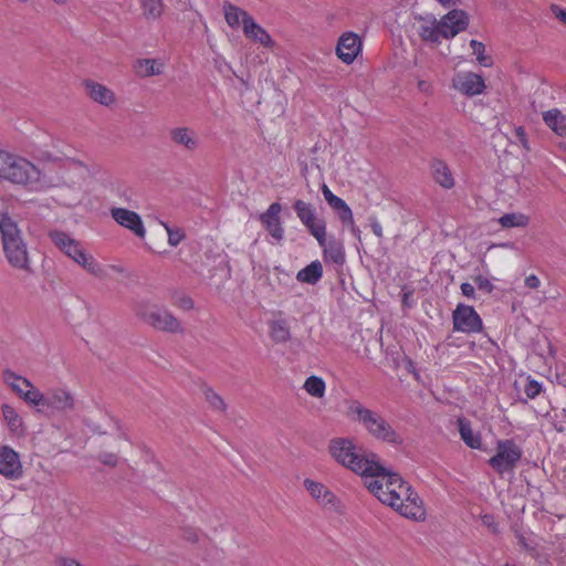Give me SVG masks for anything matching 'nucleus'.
Returning <instances> with one entry per match:
<instances>
[{
  "label": "nucleus",
  "instance_id": "obj_1",
  "mask_svg": "<svg viewBox=\"0 0 566 566\" xmlns=\"http://www.w3.org/2000/svg\"><path fill=\"white\" fill-rule=\"evenodd\" d=\"M328 453L339 465L364 478L367 489L382 503L401 516L422 522L427 517L423 501L399 474L387 471L376 461V455H366L355 440L347 437L333 438Z\"/></svg>",
  "mask_w": 566,
  "mask_h": 566
},
{
  "label": "nucleus",
  "instance_id": "obj_2",
  "mask_svg": "<svg viewBox=\"0 0 566 566\" xmlns=\"http://www.w3.org/2000/svg\"><path fill=\"white\" fill-rule=\"evenodd\" d=\"M0 180L35 193L78 184L62 171H44L28 158L3 149H0Z\"/></svg>",
  "mask_w": 566,
  "mask_h": 566
},
{
  "label": "nucleus",
  "instance_id": "obj_3",
  "mask_svg": "<svg viewBox=\"0 0 566 566\" xmlns=\"http://www.w3.org/2000/svg\"><path fill=\"white\" fill-rule=\"evenodd\" d=\"M0 234L8 263L13 269L31 272L28 244L18 223L7 212L0 213Z\"/></svg>",
  "mask_w": 566,
  "mask_h": 566
},
{
  "label": "nucleus",
  "instance_id": "obj_4",
  "mask_svg": "<svg viewBox=\"0 0 566 566\" xmlns=\"http://www.w3.org/2000/svg\"><path fill=\"white\" fill-rule=\"evenodd\" d=\"M48 237L57 250L92 275L99 279L106 275L105 268L87 253L82 243L70 233L53 228L48 231Z\"/></svg>",
  "mask_w": 566,
  "mask_h": 566
},
{
  "label": "nucleus",
  "instance_id": "obj_5",
  "mask_svg": "<svg viewBox=\"0 0 566 566\" xmlns=\"http://www.w3.org/2000/svg\"><path fill=\"white\" fill-rule=\"evenodd\" d=\"M347 409L348 415L358 421L373 438L391 444L402 443L400 434L379 412L366 408L358 400H350Z\"/></svg>",
  "mask_w": 566,
  "mask_h": 566
},
{
  "label": "nucleus",
  "instance_id": "obj_6",
  "mask_svg": "<svg viewBox=\"0 0 566 566\" xmlns=\"http://www.w3.org/2000/svg\"><path fill=\"white\" fill-rule=\"evenodd\" d=\"M523 450L513 439L499 440L496 452L489 459V465L499 474L513 471L521 461Z\"/></svg>",
  "mask_w": 566,
  "mask_h": 566
},
{
  "label": "nucleus",
  "instance_id": "obj_7",
  "mask_svg": "<svg viewBox=\"0 0 566 566\" xmlns=\"http://www.w3.org/2000/svg\"><path fill=\"white\" fill-rule=\"evenodd\" d=\"M142 319L155 329L178 333L182 331L180 322L166 308L147 305L138 310Z\"/></svg>",
  "mask_w": 566,
  "mask_h": 566
},
{
  "label": "nucleus",
  "instance_id": "obj_8",
  "mask_svg": "<svg viewBox=\"0 0 566 566\" xmlns=\"http://www.w3.org/2000/svg\"><path fill=\"white\" fill-rule=\"evenodd\" d=\"M453 331L476 334L483 328L481 316L473 306L459 303L452 312Z\"/></svg>",
  "mask_w": 566,
  "mask_h": 566
},
{
  "label": "nucleus",
  "instance_id": "obj_9",
  "mask_svg": "<svg viewBox=\"0 0 566 566\" xmlns=\"http://www.w3.org/2000/svg\"><path fill=\"white\" fill-rule=\"evenodd\" d=\"M451 86L453 90L467 97L481 95L486 88V84L482 75L469 71H459L454 73L451 80Z\"/></svg>",
  "mask_w": 566,
  "mask_h": 566
},
{
  "label": "nucleus",
  "instance_id": "obj_10",
  "mask_svg": "<svg viewBox=\"0 0 566 566\" xmlns=\"http://www.w3.org/2000/svg\"><path fill=\"white\" fill-rule=\"evenodd\" d=\"M294 211L300 221L306 227L308 232L316 239H322L326 223L323 219L316 218L315 208L301 199L295 200L293 205Z\"/></svg>",
  "mask_w": 566,
  "mask_h": 566
},
{
  "label": "nucleus",
  "instance_id": "obj_11",
  "mask_svg": "<svg viewBox=\"0 0 566 566\" xmlns=\"http://www.w3.org/2000/svg\"><path fill=\"white\" fill-rule=\"evenodd\" d=\"M0 474L11 481L20 480L23 476L20 454L7 444L0 447Z\"/></svg>",
  "mask_w": 566,
  "mask_h": 566
},
{
  "label": "nucleus",
  "instance_id": "obj_12",
  "mask_svg": "<svg viewBox=\"0 0 566 566\" xmlns=\"http://www.w3.org/2000/svg\"><path fill=\"white\" fill-rule=\"evenodd\" d=\"M415 27L420 39L429 43H440L443 39V29L440 24V20L432 13L416 14Z\"/></svg>",
  "mask_w": 566,
  "mask_h": 566
},
{
  "label": "nucleus",
  "instance_id": "obj_13",
  "mask_svg": "<svg viewBox=\"0 0 566 566\" xmlns=\"http://www.w3.org/2000/svg\"><path fill=\"white\" fill-rule=\"evenodd\" d=\"M109 213L118 226L129 230L137 238L144 239L146 237L144 222L137 212L126 208L112 207Z\"/></svg>",
  "mask_w": 566,
  "mask_h": 566
},
{
  "label": "nucleus",
  "instance_id": "obj_14",
  "mask_svg": "<svg viewBox=\"0 0 566 566\" xmlns=\"http://www.w3.org/2000/svg\"><path fill=\"white\" fill-rule=\"evenodd\" d=\"M52 146L56 148V151L44 150L41 154V159L49 161H63L64 167L67 169H74L78 171L80 179H83L84 174L87 171L86 166L70 156L69 146L64 145L60 148V142L53 140Z\"/></svg>",
  "mask_w": 566,
  "mask_h": 566
},
{
  "label": "nucleus",
  "instance_id": "obj_15",
  "mask_svg": "<svg viewBox=\"0 0 566 566\" xmlns=\"http://www.w3.org/2000/svg\"><path fill=\"white\" fill-rule=\"evenodd\" d=\"M443 39H452L468 28L469 15L465 11L452 9L440 19Z\"/></svg>",
  "mask_w": 566,
  "mask_h": 566
},
{
  "label": "nucleus",
  "instance_id": "obj_16",
  "mask_svg": "<svg viewBox=\"0 0 566 566\" xmlns=\"http://www.w3.org/2000/svg\"><path fill=\"white\" fill-rule=\"evenodd\" d=\"M169 137L174 145L193 153L201 146L198 133L188 126H177L169 130Z\"/></svg>",
  "mask_w": 566,
  "mask_h": 566
},
{
  "label": "nucleus",
  "instance_id": "obj_17",
  "mask_svg": "<svg viewBox=\"0 0 566 566\" xmlns=\"http://www.w3.org/2000/svg\"><path fill=\"white\" fill-rule=\"evenodd\" d=\"M75 406L74 395L66 387H53L45 394V407L56 411L72 410Z\"/></svg>",
  "mask_w": 566,
  "mask_h": 566
},
{
  "label": "nucleus",
  "instance_id": "obj_18",
  "mask_svg": "<svg viewBox=\"0 0 566 566\" xmlns=\"http://www.w3.org/2000/svg\"><path fill=\"white\" fill-rule=\"evenodd\" d=\"M304 488L310 495L323 507L334 509L338 507L339 501L337 496L323 483L305 479Z\"/></svg>",
  "mask_w": 566,
  "mask_h": 566
},
{
  "label": "nucleus",
  "instance_id": "obj_19",
  "mask_svg": "<svg viewBox=\"0 0 566 566\" xmlns=\"http://www.w3.org/2000/svg\"><path fill=\"white\" fill-rule=\"evenodd\" d=\"M361 50L360 38L353 32L344 33L337 43L336 53L339 60L346 64H350L357 57Z\"/></svg>",
  "mask_w": 566,
  "mask_h": 566
},
{
  "label": "nucleus",
  "instance_id": "obj_20",
  "mask_svg": "<svg viewBox=\"0 0 566 566\" xmlns=\"http://www.w3.org/2000/svg\"><path fill=\"white\" fill-rule=\"evenodd\" d=\"M281 211L282 206L279 202H273L268 210L260 216L262 224L277 242L282 241L284 238V229L280 219Z\"/></svg>",
  "mask_w": 566,
  "mask_h": 566
},
{
  "label": "nucleus",
  "instance_id": "obj_21",
  "mask_svg": "<svg viewBox=\"0 0 566 566\" xmlns=\"http://www.w3.org/2000/svg\"><path fill=\"white\" fill-rule=\"evenodd\" d=\"M317 242L323 249V259L325 262L336 265H343L345 263V249L343 243L334 237L327 239L326 230H324L322 239L317 240Z\"/></svg>",
  "mask_w": 566,
  "mask_h": 566
},
{
  "label": "nucleus",
  "instance_id": "obj_22",
  "mask_svg": "<svg viewBox=\"0 0 566 566\" xmlns=\"http://www.w3.org/2000/svg\"><path fill=\"white\" fill-rule=\"evenodd\" d=\"M430 174L436 184L446 190L455 186V178L450 166L440 158H433L430 161Z\"/></svg>",
  "mask_w": 566,
  "mask_h": 566
},
{
  "label": "nucleus",
  "instance_id": "obj_23",
  "mask_svg": "<svg viewBox=\"0 0 566 566\" xmlns=\"http://www.w3.org/2000/svg\"><path fill=\"white\" fill-rule=\"evenodd\" d=\"M83 86L88 97L103 106H111L115 103V94L107 86L93 80L83 81Z\"/></svg>",
  "mask_w": 566,
  "mask_h": 566
},
{
  "label": "nucleus",
  "instance_id": "obj_24",
  "mask_svg": "<svg viewBox=\"0 0 566 566\" xmlns=\"http://www.w3.org/2000/svg\"><path fill=\"white\" fill-rule=\"evenodd\" d=\"M222 9L227 24L233 30L243 29L248 24V20L252 19L245 10L229 1L223 2Z\"/></svg>",
  "mask_w": 566,
  "mask_h": 566
},
{
  "label": "nucleus",
  "instance_id": "obj_25",
  "mask_svg": "<svg viewBox=\"0 0 566 566\" xmlns=\"http://www.w3.org/2000/svg\"><path fill=\"white\" fill-rule=\"evenodd\" d=\"M243 34L248 39L260 43L264 48L272 49L275 45V42L270 33L262 25L256 23L253 18L248 20V24L244 25Z\"/></svg>",
  "mask_w": 566,
  "mask_h": 566
},
{
  "label": "nucleus",
  "instance_id": "obj_26",
  "mask_svg": "<svg viewBox=\"0 0 566 566\" xmlns=\"http://www.w3.org/2000/svg\"><path fill=\"white\" fill-rule=\"evenodd\" d=\"M457 423L462 441L471 449H481V434L479 432L473 431L471 422L468 419L461 417L458 419Z\"/></svg>",
  "mask_w": 566,
  "mask_h": 566
},
{
  "label": "nucleus",
  "instance_id": "obj_27",
  "mask_svg": "<svg viewBox=\"0 0 566 566\" xmlns=\"http://www.w3.org/2000/svg\"><path fill=\"white\" fill-rule=\"evenodd\" d=\"M322 276L323 265L318 260H315L297 272L296 280L301 283L315 285Z\"/></svg>",
  "mask_w": 566,
  "mask_h": 566
},
{
  "label": "nucleus",
  "instance_id": "obj_28",
  "mask_svg": "<svg viewBox=\"0 0 566 566\" xmlns=\"http://www.w3.org/2000/svg\"><path fill=\"white\" fill-rule=\"evenodd\" d=\"M543 120L557 135L566 136V116L558 108L545 112Z\"/></svg>",
  "mask_w": 566,
  "mask_h": 566
},
{
  "label": "nucleus",
  "instance_id": "obj_29",
  "mask_svg": "<svg viewBox=\"0 0 566 566\" xmlns=\"http://www.w3.org/2000/svg\"><path fill=\"white\" fill-rule=\"evenodd\" d=\"M269 335L274 343L283 344L290 340L291 332L286 319L279 318L269 323Z\"/></svg>",
  "mask_w": 566,
  "mask_h": 566
},
{
  "label": "nucleus",
  "instance_id": "obj_30",
  "mask_svg": "<svg viewBox=\"0 0 566 566\" xmlns=\"http://www.w3.org/2000/svg\"><path fill=\"white\" fill-rule=\"evenodd\" d=\"M163 71L164 64L156 59H140L135 63V72L142 77L159 75Z\"/></svg>",
  "mask_w": 566,
  "mask_h": 566
},
{
  "label": "nucleus",
  "instance_id": "obj_31",
  "mask_svg": "<svg viewBox=\"0 0 566 566\" xmlns=\"http://www.w3.org/2000/svg\"><path fill=\"white\" fill-rule=\"evenodd\" d=\"M3 380L21 399L25 390L31 387V381L28 378L9 369L4 370Z\"/></svg>",
  "mask_w": 566,
  "mask_h": 566
},
{
  "label": "nucleus",
  "instance_id": "obj_32",
  "mask_svg": "<svg viewBox=\"0 0 566 566\" xmlns=\"http://www.w3.org/2000/svg\"><path fill=\"white\" fill-rule=\"evenodd\" d=\"M143 14L148 20H158L165 11L164 0H138Z\"/></svg>",
  "mask_w": 566,
  "mask_h": 566
},
{
  "label": "nucleus",
  "instance_id": "obj_33",
  "mask_svg": "<svg viewBox=\"0 0 566 566\" xmlns=\"http://www.w3.org/2000/svg\"><path fill=\"white\" fill-rule=\"evenodd\" d=\"M303 388L310 396L323 398L326 391V384L322 377L312 375L306 378Z\"/></svg>",
  "mask_w": 566,
  "mask_h": 566
},
{
  "label": "nucleus",
  "instance_id": "obj_34",
  "mask_svg": "<svg viewBox=\"0 0 566 566\" xmlns=\"http://www.w3.org/2000/svg\"><path fill=\"white\" fill-rule=\"evenodd\" d=\"M528 221V217L521 212L505 213L499 218L502 228H524Z\"/></svg>",
  "mask_w": 566,
  "mask_h": 566
},
{
  "label": "nucleus",
  "instance_id": "obj_35",
  "mask_svg": "<svg viewBox=\"0 0 566 566\" xmlns=\"http://www.w3.org/2000/svg\"><path fill=\"white\" fill-rule=\"evenodd\" d=\"M470 48L472 49V53L475 55L476 62L484 67H490L493 64L492 59L485 54V45L478 41L471 40Z\"/></svg>",
  "mask_w": 566,
  "mask_h": 566
},
{
  "label": "nucleus",
  "instance_id": "obj_36",
  "mask_svg": "<svg viewBox=\"0 0 566 566\" xmlns=\"http://www.w3.org/2000/svg\"><path fill=\"white\" fill-rule=\"evenodd\" d=\"M22 399L33 407H45V394H42L32 382L31 387L23 394Z\"/></svg>",
  "mask_w": 566,
  "mask_h": 566
},
{
  "label": "nucleus",
  "instance_id": "obj_37",
  "mask_svg": "<svg viewBox=\"0 0 566 566\" xmlns=\"http://www.w3.org/2000/svg\"><path fill=\"white\" fill-rule=\"evenodd\" d=\"M205 398L209 406L217 411H226L227 405L223 401V399L211 388H206L205 391Z\"/></svg>",
  "mask_w": 566,
  "mask_h": 566
},
{
  "label": "nucleus",
  "instance_id": "obj_38",
  "mask_svg": "<svg viewBox=\"0 0 566 566\" xmlns=\"http://www.w3.org/2000/svg\"><path fill=\"white\" fill-rule=\"evenodd\" d=\"M3 418L12 431H18L22 426V420L17 411L10 407L4 406L2 409Z\"/></svg>",
  "mask_w": 566,
  "mask_h": 566
},
{
  "label": "nucleus",
  "instance_id": "obj_39",
  "mask_svg": "<svg viewBox=\"0 0 566 566\" xmlns=\"http://www.w3.org/2000/svg\"><path fill=\"white\" fill-rule=\"evenodd\" d=\"M541 391H542L541 382H538L534 379H530L527 381V384L525 385L524 392L527 396V398H530V399H534L535 397H537L541 394Z\"/></svg>",
  "mask_w": 566,
  "mask_h": 566
},
{
  "label": "nucleus",
  "instance_id": "obj_40",
  "mask_svg": "<svg viewBox=\"0 0 566 566\" xmlns=\"http://www.w3.org/2000/svg\"><path fill=\"white\" fill-rule=\"evenodd\" d=\"M168 243L171 247H177L184 239L185 233L179 228L168 229Z\"/></svg>",
  "mask_w": 566,
  "mask_h": 566
},
{
  "label": "nucleus",
  "instance_id": "obj_41",
  "mask_svg": "<svg viewBox=\"0 0 566 566\" xmlns=\"http://www.w3.org/2000/svg\"><path fill=\"white\" fill-rule=\"evenodd\" d=\"M335 212L338 214V218L340 219V221L344 224L353 223V221H354L353 211L347 203L343 205L342 208H339Z\"/></svg>",
  "mask_w": 566,
  "mask_h": 566
},
{
  "label": "nucleus",
  "instance_id": "obj_42",
  "mask_svg": "<svg viewBox=\"0 0 566 566\" xmlns=\"http://www.w3.org/2000/svg\"><path fill=\"white\" fill-rule=\"evenodd\" d=\"M474 283L476 284L478 289L481 291H484L486 293H491L494 289L493 283L483 275H476L474 277Z\"/></svg>",
  "mask_w": 566,
  "mask_h": 566
},
{
  "label": "nucleus",
  "instance_id": "obj_43",
  "mask_svg": "<svg viewBox=\"0 0 566 566\" xmlns=\"http://www.w3.org/2000/svg\"><path fill=\"white\" fill-rule=\"evenodd\" d=\"M515 138L518 143H521L522 147L526 150L530 149L528 140L526 137L525 129L522 126L515 128Z\"/></svg>",
  "mask_w": 566,
  "mask_h": 566
},
{
  "label": "nucleus",
  "instance_id": "obj_44",
  "mask_svg": "<svg viewBox=\"0 0 566 566\" xmlns=\"http://www.w3.org/2000/svg\"><path fill=\"white\" fill-rule=\"evenodd\" d=\"M98 459L103 464L108 467H115L118 463V458L114 453H101Z\"/></svg>",
  "mask_w": 566,
  "mask_h": 566
},
{
  "label": "nucleus",
  "instance_id": "obj_45",
  "mask_svg": "<svg viewBox=\"0 0 566 566\" xmlns=\"http://www.w3.org/2000/svg\"><path fill=\"white\" fill-rule=\"evenodd\" d=\"M483 524L489 527L493 533L499 532V525L495 523L494 516L491 514H484L482 516Z\"/></svg>",
  "mask_w": 566,
  "mask_h": 566
},
{
  "label": "nucleus",
  "instance_id": "obj_46",
  "mask_svg": "<svg viewBox=\"0 0 566 566\" xmlns=\"http://www.w3.org/2000/svg\"><path fill=\"white\" fill-rule=\"evenodd\" d=\"M461 289V293L468 297V298H475V289L474 286L469 283V282H464L461 284L460 286Z\"/></svg>",
  "mask_w": 566,
  "mask_h": 566
},
{
  "label": "nucleus",
  "instance_id": "obj_47",
  "mask_svg": "<svg viewBox=\"0 0 566 566\" xmlns=\"http://www.w3.org/2000/svg\"><path fill=\"white\" fill-rule=\"evenodd\" d=\"M541 285V281L537 275L531 274L525 277V286L532 290L538 289Z\"/></svg>",
  "mask_w": 566,
  "mask_h": 566
},
{
  "label": "nucleus",
  "instance_id": "obj_48",
  "mask_svg": "<svg viewBox=\"0 0 566 566\" xmlns=\"http://www.w3.org/2000/svg\"><path fill=\"white\" fill-rule=\"evenodd\" d=\"M177 305L185 311H189L193 307V301L188 296H180L177 301Z\"/></svg>",
  "mask_w": 566,
  "mask_h": 566
},
{
  "label": "nucleus",
  "instance_id": "obj_49",
  "mask_svg": "<svg viewBox=\"0 0 566 566\" xmlns=\"http://www.w3.org/2000/svg\"><path fill=\"white\" fill-rule=\"evenodd\" d=\"M552 12L559 21H562L563 23L566 24V9H563L556 4H553Z\"/></svg>",
  "mask_w": 566,
  "mask_h": 566
},
{
  "label": "nucleus",
  "instance_id": "obj_50",
  "mask_svg": "<svg viewBox=\"0 0 566 566\" xmlns=\"http://www.w3.org/2000/svg\"><path fill=\"white\" fill-rule=\"evenodd\" d=\"M327 203L334 211H336L339 208H342V206L345 205L346 202L345 200L335 195L329 201H327Z\"/></svg>",
  "mask_w": 566,
  "mask_h": 566
},
{
  "label": "nucleus",
  "instance_id": "obj_51",
  "mask_svg": "<svg viewBox=\"0 0 566 566\" xmlns=\"http://www.w3.org/2000/svg\"><path fill=\"white\" fill-rule=\"evenodd\" d=\"M418 90L424 94H431L432 93V85L431 83L424 81V80H419L418 81Z\"/></svg>",
  "mask_w": 566,
  "mask_h": 566
},
{
  "label": "nucleus",
  "instance_id": "obj_52",
  "mask_svg": "<svg viewBox=\"0 0 566 566\" xmlns=\"http://www.w3.org/2000/svg\"><path fill=\"white\" fill-rule=\"evenodd\" d=\"M59 565L60 566H84L78 560H76L74 558H70V557H61L59 559Z\"/></svg>",
  "mask_w": 566,
  "mask_h": 566
},
{
  "label": "nucleus",
  "instance_id": "obj_53",
  "mask_svg": "<svg viewBox=\"0 0 566 566\" xmlns=\"http://www.w3.org/2000/svg\"><path fill=\"white\" fill-rule=\"evenodd\" d=\"M439 2L443 8L450 9L461 3V0H436Z\"/></svg>",
  "mask_w": 566,
  "mask_h": 566
},
{
  "label": "nucleus",
  "instance_id": "obj_54",
  "mask_svg": "<svg viewBox=\"0 0 566 566\" xmlns=\"http://www.w3.org/2000/svg\"><path fill=\"white\" fill-rule=\"evenodd\" d=\"M370 227L375 235H377L378 238H382V227L377 220H374L370 223Z\"/></svg>",
  "mask_w": 566,
  "mask_h": 566
},
{
  "label": "nucleus",
  "instance_id": "obj_55",
  "mask_svg": "<svg viewBox=\"0 0 566 566\" xmlns=\"http://www.w3.org/2000/svg\"><path fill=\"white\" fill-rule=\"evenodd\" d=\"M322 193L326 201H329L335 196L326 184L322 186Z\"/></svg>",
  "mask_w": 566,
  "mask_h": 566
},
{
  "label": "nucleus",
  "instance_id": "obj_56",
  "mask_svg": "<svg viewBox=\"0 0 566 566\" xmlns=\"http://www.w3.org/2000/svg\"><path fill=\"white\" fill-rule=\"evenodd\" d=\"M347 226L350 227V231L356 237V238H360V230L355 226V222L353 221V223H348Z\"/></svg>",
  "mask_w": 566,
  "mask_h": 566
},
{
  "label": "nucleus",
  "instance_id": "obj_57",
  "mask_svg": "<svg viewBox=\"0 0 566 566\" xmlns=\"http://www.w3.org/2000/svg\"><path fill=\"white\" fill-rule=\"evenodd\" d=\"M159 223L165 228V230L168 232V229H172L167 222L159 220Z\"/></svg>",
  "mask_w": 566,
  "mask_h": 566
},
{
  "label": "nucleus",
  "instance_id": "obj_58",
  "mask_svg": "<svg viewBox=\"0 0 566 566\" xmlns=\"http://www.w3.org/2000/svg\"><path fill=\"white\" fill-rule=\"evenodd\" d=\"M159 223L165 228V230L168 232V229H172L167 222L159 220Z\"/></svg>",
  "mask_w": 566,
  "mask_h": 566
},
{
  "label": "nucleus",
  "instance_id": "obj_59",
  "mask_svg": "<svg viewBox=\"0 0 566 566\" xmlns=\"http://www.w3.org/2000/svg\"><path fill=\"white\" fill-rule=\"evenodd\" d=\"M57 4H64L67 0H53Z\"/></svg>",
  "mask_w": 566,
  "mask_h": 566
},
{
  "label": "nucleus",
  "instance_id": "obj_60",
  "mask_svg": "<svg viewBox=\"0 0 566 566\" xmlns=\"http://www.w3.org/2000/svg\"><path fill=\"white\" fill-rule=\"evenodd\" d=\"M407 296H408L407 294H405V295H403V300H405V301H408V297H407Z\"/></svg>",
  "mask_w": 566,
  "mask_h": 566
},
{
  "label": "nucleus",
  "instance_id": "obj_61",
  "mask_svg": "<svg viewBox=\"0 0 566 566\" xmlns=\"http://www.w3.org/2000/svg\"><path fill=\"white\" fill-rule=\"evenodd\" d=\"M503 566H515V565H512V564L506 563V564H504Z\"/></svg>",
  "mask_w": 566,
  "mask_h": 566
},
{
  "label": "nucleus",
  "instance_id": "obj_62",
  "mask_svg": "<svg viewBox=\"0 0 566 566\" xmlns=\"http://www.w3.org/2000/svg\"><path fill=\"white\" fill-rule=\"evenodd\" d=\"M19 2H27L28 0H18Z\"/></svg>",
  "mask_w": 566,
  "mask_h": 566
}]
</instances>
